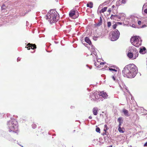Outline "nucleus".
I'll return each instance as SVG.
<instances>
[{
  "label": "nucleus",
  "mask_w": 147,
  "mask_h": 147,
  "mask_svg": "<svg viewBox=\"0 0 147 147\" xmlns=\"http://www.w3.org/2000/svg\"><path fill=\"white\" fill-rule=\"evenodd\" d=\"M137 67L133 64H130L126 65L122 71L123 76L128 78H134L137 73Z\"/></svg>",
  "instance_id": "obj_1"
},
{
  "label": "nucleus",
  "mask_w": 147,
  "mask_h": 147,
  "mask_svg": "<svg viewBox=\"0 0 147 147\" xmlns=\"http://www.w3.org/2000/svg\"><path fill=\"white\" fill-rule=\"evenodd\" d=\"M57 14V12L55 10H51L47 13L46 19L50 24L55 23L58 20Z\"/></svg>",
  "instance_id": "obj_2"
},
{
  "label": "nucleus",
  "mask_w": 147,
  "mask_h": 147,
  "mask_svg": "<svg viewBox=\"0 0 147 147\" xmlns=\"http://www.w3.org/2000/svg\"><path fill=\"white\" fill-rule=\"evenodd\" d=\"M130 41L131 44L136 47H138L141 45L142 40L140 37L138 36H132Z\"/></svg>",
  "instance_id": "obj_3"
},
{
  "label": "nucleus",
  "mask_w": 147,
  "mask_h": 147,
  "mask_svg": "<svg viewBox=\"0 0 147 147\" xmlns=\"http://www.w3.org/2000/svg\"><path fill=\"white\" fill-rule=\"evenodd\" d=\"M119 35V32L116 30L115 32H111L110 33L109 38L112 41H115L118 38Z\"/></svg>",
  "instance_id": "obj_4"
},
{
  "label": "nucleus",
  "mask_w": 147,
  "mask_h": 147,
  "mask_svg": "<svg viewBox=\"0 0 147 147\" xmlns=\"http://www.w3.org/2000/svg\"><path fill=\"white\" fill-rule=\"evenodd\" d=\"M17 122L13 121L11 122L10 125V129L9 130V132L12 131L14 133H17L18 131V127Z\"/></svg>",
  "instance_id": "obj_5"
},
{
  "label": "nucleus",
  "mask_w": 147,
  "mask_h": 147,
  "mask_svg": "<svg viewBox=\"0 0 147 147\" xmlns=\"http://www.w3.org/2000/svg\"><path fill=\"white\" fill-rule=\"evenodd\" d=\"M69 16L73 19H75L78 16V13L76 10H72L69 12Z\"/></svg>",
  "instance_id": "obj_6"
},
{
  "label": "nucleus",
  "mask_w": 147,
  "mask_h": 147,
  "mask_svg": "<svg viewBox=\"0 0 147 147\" xmlns=\"http://www.w3.org/2000/svg\"><path fill=\"white\" fill-rule=\"evenodd\" d=\"M129 51L132 52L134 56V59H136L138 55V52L137 50L135 48H131V49L129 50Z\"/></svg>",
  "instance_id": "obj_7"
},
{
  "label": "nucleus",
  "mask_w": 147,
  "mask_h": 147,
  "mask_svg": "<svg viewBox=\"0 0 147 147\" xmlns=\"http://www.w3.org/2000/svg\"><path fill=\"white\" fill-rule=\"evenodd\" d=\"M25 48H27L28 50H29L30 49H36V47L35 44H31L29 43L27 44Z\"/></svg>",
  "instance_id": "obj_8"
},
{
  "label": "nucleus",
  "mask_w": 147,
  "mask_h": 147,
  "mask_svg": "<svg viewBox=\"0 0 147 147\" xmlns=\"http://www.w3.org/2000/svg\"><path fill=\"white\" fill-rule=\"evenodd\" d=\"M100 96L97 92H94L91 96V98L94 101H96L98 99Z\"/></svg>",
  "instance_id": "obj_9"
},
{
  "label": "nucleus",
  "mask_w": 147,
  "mask_h": 147,
  "mask_svg": "<svg viewBox=\"0 0 147 147\" xmlns=\"http://www.w3.org/2000/svg\"><path fill=\"white\" fill-rule=\"evenodd\" d=\"M99 95L104 98H107L108 96V95L106 93L103 91L100 92L99 93Z\"/></svg>",
  "instance_id": "obj_10"
},
{
  "label": "nucleus",
  "mask_w": 147,
  "mask_h": 147,
  "mask_svg": "<svg viewBox=\"0 0 147 147\" xmlns=\"http://www.w3.org/2000/svg\"><path fill=\"white\" fill-rule=\"evenodd\" d=\"M98 108L96 107H94L92 109V112L93 114L96 115L98 114Z\"/></svg>",
  "instance_id": "obj_11"
},
{
  "label": "nucleus",
  "mask_w": 147,
  "mask_h": 147,
  "mask_svg": "<svg viewBox=\"0 0 147 147\" xmlns=\"http://www.w3.org/2000/svg\"><path fill=\"white\" fill-rule=\"evenodd\" d=\"M139 52L141 54H144L146 52V48L145 47H143L142 48H141Z\"/></svg>",
  "instance_id": "obj_12"
},
{
  "label": "nucleus",
  "mask_w": 147,
  "mask_h": 147,
  "mask_svg": "<svg viewBox=\"0 0 147 147\" xmlns=\"http://www.w3.org/2000/svg\"><path fill=\"white\" fill-rule=\"evenodd\" d=\"M129 53L127 54V56L129 58H132L133 59H134V56L133 53L132 52L129 51Z\"/></svg>",
  "instance_id": "obj_13"
},
{
  "label": "nucleus",
  "mask_w": 147,
  "mask_h": 147,
  "mask_svg": "<svg viewBox=\"0 0 147 147\" xmlns=\"http://www.w3.org/2000/svg\"><path fill=\"white\" fill-rule=\"evenodd\" d=\"M119 1L117 2V4L119 5H120L122 3L125 4L126 3V0H122L121 2Z\"/></svg>",
  "instance_id": "obj_14"
},
{
  "label": "nucleus",
  "mask_w": 147,
  "mask_h": 147,
  "mask_svg": "<svg viewBox=\"0 0 147 147\" xmlns=\"http://www.w3.org/2000/svg\"><path fill=\"white\" fill-rule=\"evenodd\" d=\"M123 113L126 116L128 117L129 116L128 111L127 110L125 109H124L123 110Z\"/></svg>",
  "instance_id": "obj_15"
},
{
  "label": "nucleus",
  "mask_w": 147,
  "mask_h": 147,
  "mask_svg": "<svg viewBox=\"0 0 147 147\" xmlns=\"http://www.w3.org/2000/svg\"><path fill=\"white\" fill-rule=\"evenodd\" d=\"M85 41L89 45L91 44V41L89 39V38L88 37H86L85 39Z\"/></svg>",
  "instance_id": "obj_16"
},
{
  "label": "nucleus",
  "mask_w": 147,
  "mask_h": 147,
  "mask_svg": "<svg viewBox=\"0 0 147 147\" xmlns=\"http://www.w3.org/2000/svg\"><path fill=\"white\" fill-rule=\"evenodd\" d=\"M117 121L118 122H119V126H121L123 121L122 117H119Z\"/></svg>",
  "instance_id": "obj_17"
},
{
  "label": "nucleus",
  "mask_w": 147,
  "mask_h": 147,
  "mask_svg": "<svg viewBox=\"0 0 147 147\" xmlns=\"http://www.w3.org/2000/svg\"><path fill=\"white\" fill-rule=\"evenodd\" d=\"M107 7H104L100 11V13H104V12L107 11Z\"/></svg>",
  "instance_id": "obj_18"
},
{
  "label": "nucleus",
  "mask_w": 147,
  "mask_h": 147,
  "mask_svg": "<svg viewBox=\"0 0 147 147\" xmlns=\"http://www.w3.org/2000/svg\"><path fill=\"white\" fill-rule=\"evenodd\" d=\"M121 126H119L118 131L119 132L121 133H123L124 132V131L123 130V128H121Z\"/></svg>",
  "instance_id": "obj_19"
},
{
  "label": "nucleus",
  "mask_w": 147,
  "mask_h": 147,
  "mask_svg": "<svg viewBox=\"0 0 147 147\" xmlns=\"http://www.w3.org/2000/svg\"><path fill=\"white\" fill-rule=\"evenodd\" d=\"M93 3L92 2H90V3H88L87 4V7L90 8H92L93 7Z\"/></svg>",
  "instance_id": "obj_20"
},
{
  "label": "nucleus",
  "mask_w": 147,
  "mask_h": 147,
  "mask_svg": "<svg viewBox=\"0 0 147 147\" xmlns=\"http://www.w3.org/2000/svg\"><path fill=\"white\" fill-rule=\"evenodd\" d=\"M102 20L101 17H100V20L99 21V22L97 24V25L98 26H100L102 24Z\"/></svg>",
  "instance_id": "obj_21"
},
{
  "label": "nucleus",
  "mask_w": 147,
  "mask_h": 147,
  "mask_svg": "<svg viewBox=\"0 0 147 147\" xmlns=\"http://www.w3.org/2000/svg\"><path fill=\"white\" fill-rule=\"evenodd\" d=\"M104 131H105V132L106 133L108 129L109 128L107 127L106 125H105L104 126Z\"/></svg>",
  "instance_id": "obj_22"
},
{
  "label": "nucleus",
  "mask_w": 147,
  "mask_h": 147,
  "mask_svg": "<svg viewBox=\"0 0 147 147\" xmlns=\"http://www.w3.org/2000/svg\"><path fill=\"white\" fill-rule=\"evenodd\" d=\"M117 16V15H112L110 17V18L112 20L114 19L115 18H116Z\"/></svg>",
  "instance_id": "obj_23"
},
{
  "label": "nucleus",
  "mask_w": 147,
  "mask_h": 147,
  "mask_svg": "<svg viewBox=\"0 0 147 147\" xmlns=\"http://www.w3.org/2000/svg\"><path fill=\"white\" fill-rule=\"evenodd\" d=\"M5 5L4 4H3L1 6V10H5Z\"/></svg>",
  "instance_id": "obj_24"
},
{
  "label": "nucleus",
  "mask_w": 147,
  "mask_h": 147,
  "mask_svg": "<svg viewBox=\"0 0 147 147\" xmlns=\"http://www.w3.org/2000/svg\"><path fill=\"white\" fill-rule=\"evenodd\" d=\"M32 127L33 129H35L36 127V124L33 123L32 125Z\"/></svg>",
  "instance_id": "obj_25"
},
{
  "label": "nucleus",
  "mask_w": 147,
  "mask_h": 147,
  "mask_svg": "<svg viewBox=\"0 0 147 147\" xmlns=\"http://www.w3.org/2000/svg\"><path fill=\"white\" fill-rule=\"evenodd\" d=\"M109 70L110 71H113L115 72H117V70L115 69H113L112 68H109Z\"/></svg>",
  "instance_id": "obj_26"
},
{
  "label": "nucleus",
  "mask_w": 147,
  "mask_h": 147,
  "mask_svg": "<svg viewBox=\"0 0 147 147\" xmlns=\"http://www.w3.org/2000/svg\"><path fill=\"white\" fill-rule=\"evenodd\" d=\"M100 129L99 127H97L96 128V131L97 132L100 133Z\"/></svg>",
  "instance_id": "obj_27"
},
{
  "label": "nucleus",
  "mask_w": 147,
  "mask_h": 147,
  "mask_svg": "<svg viewBox=\"0 0 147 147\" xmlns=\"http://www.w3.org/2000/svg\"><path fill=\"white\" fill-rule=\"evenodd\" d=\"M107 27L109 28L110 27V26H111V23L110 22H108L107 23Z\"/></svg>",
  "instance_id": "obj_28"
},
{
  "label": "nucleus",
  "mask_w": 147,
  "mask_h": 147,
  "mask_svg": "<svg viewBox=\"0 0 147 147\" xmlns=\"http://www.w3.org/2000/svg\"><path fill=\"white\" fill-rule=\"evenodd\" d=\"M99 64L100 65H98L99 66H98V67H102L100 65H104L105 64V63L104 62H101L99 63Z\"/></svg>",
  "instance_id": "obj_29"
},
{
  "label": "nucleus",
  "mask_w": 147,
  "mask_h": 147,
  "mask_svg": "<svg viewBox=\"0 0 147 147\" xmlns=\"http://www.w3.org/2000/svg\"><path fill=\"white\" fill-rule=\"evenodd\" d=\"M38 132L41 133H43L44 131L42 129H40V128H38Z\"/></svg>",
  "instance_id": "obj_30"
},
{
  "label": "nucleus",
  "mask_w": 147,
  "mask_h": 147,
  "mask_svg": "<svg viewBox=\"0 0 147 147\" xmlns=\"http://www.w3.org/2000/svg\"><path fill=\"white\" fill-rule=\"evenodd\" d=\"M4 115V113H0V117L1 118H2L3 117Z\"/></svg>",
  "instance_id": "obj_31"
},
{
  "label": "nucleus",
  "mask_w": 147,
  "mask_h": 147,
  "mask_svg": "<svg viewBox=\"0 0 147 147\" xmlns=\"http://www.w3.org/2000/svg\"><path fill=\"white\" fill-rule=\"evenodd\" d=\"M117 24H115L113 25V28L114 29H115L116 28V27H117Z\"/></svg>",
  "instance_id": "obj_32"
},
{
  "label": "nucleus",
  "mask_w": 147,
  "mask_h": 147,
  "mask_svg": "<svg viewBox=\"0 0 147 147\" xmlns=\"http://www.w3.org/2000/svg\"><path fill=\"white\" fill-rule=\"evenodd\" d=\"M112 78L114 81H115V80H116L114 76H112Z\"/></svg>",
  "instance_id": "obj_33"
},
{
  "label": "nucleus",
  "mask_w": 147,
  "mask_h": 147,
  "mask_svg": "<svg viewBox=\"0 0 147 147\" xmlns=\"http://www.w3.org/2000/svg\"><path fill=\"white\" fill-rule=\"evenodd\" d=\"M112 11V9H111V8H109V9L108 10V11H107L108 12H109V13H110L111 11Z\"/></svg>",
  "instance_id": "obj_34"
},
{
  "label": "nucleus",
  "mask_w": 147,
  "mask_h": 147,
  "mask_svg": "<svg viewBox=\"0 0 147 147\" xmlns=\"http://www.w3.org/2000/svg\"><path fill=\"white\" fill-rule=\"evenodd\" d=\"M141 22L140 21H139L138 22V24L139 25H140L141 24Z\"/></svg>",
  "instance_id": "obj_35"
},
{
  "label": "nucleus",
  "mask_w": 147,
  "mask_h": 147,
  "mask_svg": "<svg viewBox=\"0 0 147 147\" xmlns=\"http://www.w3.org/2000/svg\"><path fill=\"white\" fill-rule=\"evenodd\" d=\"M144 12L146 13L147 14V9H145L144 11Z\"/></svg>",
  "instance_id": "obj_36"
},
{
  "label": "nucleus",
  "mask_w": 147,
  "mask_h": 147,
  "mask_svg": "<svg viewBox=\"0 0 147 147\" xmlns=\"http://www.w3.org/2000/svg\"><path fill=\"white\" fill-rule=\"evenodd\" d=\"M115 7V6L114 5H113L111 7V9L113 10Z\"/></svg>",
  "instance_id": "obj_37"
},
{
  "label": "nucleus",
  "mask_w": 147,
  "mask_h": 147,
  "mask_svg": "<svg viewBox=\"0 0 147 147\" xmlns=\"http://www.w3.org/2000/svg\"><path fill=\"white\" fill-rule=\"evenodd\" d=\"M146 26V25L145 24H144L142 26V28H143Z\"/></svg>",
  "instance_id": "obj_38"
},
{
  "label": "nucleus",
  "mask_w": 147,
  "mask_h": 147,
  "mask_svg": "<svg viewBox=\"0 0 147 147\" xmlns=\"http://www.w3.org/2000/svg\"><path fill=\"white\" fill-rule=\"evenodd\" d=\"M144 146H147V142L145 143V144L144 145Z\"/></svg>",
  "instance_id": "obj_39"
},
{
  "label": "nucleus",
  "mask_w": 147,
  "mask_h": 147,
  "mask_svg": "<svg viewBox=\"0 0 147 147\" xmlns=\"http://www.w3.org/2000/svg\"><path fill=\"white\" fill-rule=\"evenodd\" d=\"M88 118H89V119H92V116H90Z\"/></svg>",
  "instance_id": "obj_40"
},
{
  "label": "nucleus",
  "mask_w": 147,
  "mask_h": 147,
  "mask_svg": "<svg viewBox=\"0 0 147 147\" xmlns=\"http://www.w3.org/2000/svg\"><path fill=\"white\" fill-rule=\"evenodd\" d=\"M128 96L129 97H131V99H132V98H131V95H129Z\"/></svg>",
  "instance_id": "obj_41"
},
{
  "label": "nucleus",
  "mask_w": 147,
  "mask_h": 147,
  "mask_svg": "<svg viewBox=\"0 0 147 147\" xmlns=\"http://www.w3.org/2000/svg\"><path fill=\"white\" fill-rule=\"evenodd\" d=\"M117 23L118 24H121V22H117Z\"/></svg>",
  "instance_id": "obj_42"
},
{
  "label": "nucleus",
  "mask_w": 147,
  "mask_h": 147,
  "mask_svg": "<svg viewBox=\"0 0 147 147\" xmlns=\"http://www.w3.org/2000/svg\"><path fill=\"white\" fill-rule=\"evenodd\" d=\"M135 25L134 24H132V26L133 27H134Z\"/></svg>",
  "instance_id": "obj_43"
},
{
  "label": "nucleus",
  "mask_w": 147,
  "mask_h": 147,
  "mask_svg": "<svg viewBox=\"0 0 147 147\" xmlns=\"http://www.w3.org/2000/svg\"><path fill=\"white\" fill-rule=\"evenodd\" d=\"M126 99H127V100H128V97H126Z\"/></svg>",
  "instance_id": "obj_44"
},
{
  "label": "nucleus",
  "mask_w": 147,
  "mask_h": 147,
  "mask_svg": "<svg viewBox=\"0 0 147 147\" xmlns=\"http://www.w3.org/2000/svg\"><path fill=\"white\" fill-rule=\"evenodd\" d=\"M109 147H112V145H110Z\"/></svg>",
  "instance_id": "obj_45"
}]
</instances>
